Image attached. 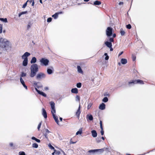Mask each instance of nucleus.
<instances>
[{"label": "nucleus", "instance_id": "50", "mask_svg": "<svg viewBox=\"0 0 155 155\" xmlns=\"http://www.w3.org/2000/svg\"><path fill=\"white\" fill-rule=\"evenodd\" d=\"M45 131L47 133L49 134L51 133V132L49 131L48 129H45Z\"/></svg>", "mask_w": 155, "mask_h": 155}, {"label": "nucleus", "instance_id": "4", "mask_svg": "<svg viewBox=\"0 0 155 155\" xmlns=\"http://www.w3.org/2000/svg\"><path fill=\"white\" fill-rule=\"evenodd\" d=\"M113 29L110 27H108L107 28L106 30V34L107 36L110 37L112 34V31Z\"/></svg>", "mask_w": 155, "mask_h": 155}, {"label": "nucleus", "instance_id": "32", "mask_svg": "<svg viewBox=\"0 0 155 155\" xmlns=\"http://www.w3.org/2000/svg\"><path fill=\"white\" fill-rule=\"evenodd\" d=\"M102 101L104 102H106L108 101V99L107 97H105L103 99Z\"/></svg>", "mask_w": 155, "mask_h": 155}, {"label": "nucleus", "instance_id": "20", "mask_svg": "<svg viewBox=\"0 0 155 155\" xmlns=\"http://www.w3.org/2000/svg\"><path fill=\"white\" fill-rule=\"evenodd\" d=\"M127 61L126 59L122 58L121 60V62L123 64H125L127 63Z\"/></svg>", "mask_w": 155, "mask_h": 155}, {"label": "nucleus", "instance_id": "51", "mask_svg": "<svg viewBox=\"0 0 155 155\" xmlns=\"http://www.w3.org/2000/svg\"><path fill=\"white\" fill-rule=\"evenodd\" d=\"M105 59L106 60H108L109 59V56L108 55H107L105 57Z\"/></svg>", "mask_w": 155, "mask_h": 155}, {"label": "nucleus", "instance_id": "26", "mask_svg": "<svg viewBox=\"0 0 155 155\" xmlns=\"http://www.w3.org/2000/svg\"><path fill=\"white\" fill-rule=\"evenodd\" d=\"M38 94L44 97H46L47 96L46 94L45 93L42 91H40Z\"/></svg>", "mask_w": 155, "mask_h": 155}, {"label": "nucleus", "instance_id": "62", "mask_svg": "<svg viewBox=\"0 0 155 155\" xmlns=\"http://www.w3.org/2000/svg\"><path fill=\"white\" fill-rule=\"evenodd\" d=\"M123 51H122L119 54V55L118 56H120V55H121L123 53Z\"/></svg>", "mask_w": 155, "mask_h": 155}, {"label": "nucleus", "instance_id": "25", "mask_svg": "<svg viewBox=\"0 0 155 155\" xmlns=\"http://www.w3.org/2000/svg\"><path fill=\"white\" fill-rule=\"evenodd\" d=\"M48 73L49 74H51L53 73L52 70L48 68L47 70Z\"/></svg>", "mask_w": 155, "mask_h": 155}, {"label": "nucleus", "instance_id": "56", "mask_svg": "<svg viewBox=\"0 0 155 155\" xmlns=\"http://www.w3.org/2000/svg\"><path fill=\"white\" fill-rule=\"evenodd\" d=\"M76 98L77 99H78L79 101L80 100V97H79V96H77L76 97Z\"/></svg>", "mask_w": 155, "mask_h": 155}, {"label": "nucleus", "instance_id": "59", "mask_svg": "<svg viewBox=\"0 0 155 155\" xmlns=\"http://www.w3.org/2000/svg\"><path fill=\"white\" fill-rule=\"evenodd\" d=\"M136 57L135 56H134L133 58V60L134 61L136 59Z\"/></svg>", "mask_w": 155, "mask_h": 155}, {"label": "nucleus", "instance_id": "14", "mask_svg": "<svg viewBox=\"0 0 155 155\" xmlns=\"http://www.w3.org/2000/svg\"><path fill=\"white\" fill-rule=\"evenodd\" d=\"M80 109H81L80 105H79L78 109L76 113V115L78 117H79V116L80 115V114L81 113Z\"/></svg>", "mask_w": 155, "mask_h": 155}, {"label": "nucleus", "instance_id": "61", "mask_svg": "<svg viewBox=\"0 0 155 155\" xmlns=\"http://www.w3.org/2000/svg\"><path fill=\"white\" fill-rule=\"evenodd\" d=\"M109 48H110V51H112L113 50V49L112 47H109Z\"/></svg>", "mask_w": 155, "mask_h": 155}, {"label": "nucleus", "instance_id": "57", "mask_svg": "<svg viewBox=\"0 0 155 155\" xmlns=\"http://www.w3.org/2000/svg\"><path fill=\"white\" fill-rule=\"evenodd\" d=\"M9 145L11 147H12L13 146V143H10Z\"/></svg>", "mask_w": 155, "mask_h": 155}, {"label": "nucleus", "instance_id": "17", "mask_svg": "<svg viewBox=\"0 0 155 155\" xmlns=\"http://www.w3.org/2000/svg\"><path fill=\"white\" fill-rule=\"evenodd\" d=\"M92 136L94 137H95L97 136V134L95 130H93L91 132Z\"/></svg>", "mask_w": 155, "mask_h": 155}, {"label": "nucleus", "instance_id": "2", "mask_svg": "<svg viewBox=\"0 0 155 155\" xmlns=\"http://www.w3.org/2000/svg\"><path fill=\"white\" fill-rule=\"evenodd\" d=\"M9 42L7 39L1 38H0V46L2 48H5L8 46Z\"/></svg>", "mask_w": 155, "mask_h": 155}, {"label": "nucleus", "instance_id": "10", "mask_svg": "<svg viewBox=\"0 0 155 155\" xmlns=\"http://www.w3.org/2000/svg\"><path fill=\"white\" fill-rule=\"evenodd\" d=\"M55 113H52V116H53V117L54 118V119L55 121L57 123V124H58V117L57 116H56L55 115Z\"/></svg>", "mask_w": 155, "mask_h": 155}, {"label": "nucleus", "instance_id": "49", "mask_svg": "<svg viewBox=\"0 0 155 155\" xmlns=\"http://www.w3.org/2000/svg\"><path fill=\"white\" fill-rule=\"evenodd\" d=\"M42 87H43L42 85L41 84L39 85H38V86H37V87L38 88H40Z\"/></svg>", "mask_w": 155, "mask_h": 155}, {"label": "nucleus", "instance_id": "46", "mask_svg": "<svg viewBox=\"0 0 155 155\" xmlns=\"http://www.w3.org/2000/svg\"><path fill=\"white\" fill-rule=\"evenodd\" d=\"M101 133L102 135H103L104 134V131L103 130V128H102V129H101Z\"/></svg>", "mask_w": 155, "mask_h": 155}, {"label": "nucleus", "instance_id": "48", "mask_svg": "<svg viewBox=\"0 0 155 155\" xmlns=\"http://www.w3.org/2000/svg\"><path fill=\"white\" fill-rule=\"evenodd\" d=\"M27 2H26L23 5L22 8H25L27 5Z\"/></svg>", "mask_w": 155, "mask_h": 155}, {"label": "nucleus", "instance_id": "27", "mask_svg": "<svg viewBox=\"0 0 155 155\" xmlns=\"http://www.w3.org/2000/svg\"><path fill=\"white\" fill-rule=\"evenodd\" d=\"M31 139L33 140H35L38 143H40V140L37 139L35 137H31Z\"/></svg>", "mask_w": 155, "mask_h": 155}, {"label": "nucleus", "instance_id": "47", "mask_svg": "<svg viewBox=\"0 0 155 155\" xmlns=\"http://www.w3.org/2000/svg\"><path fill=\"white\" fill-rule=\"evenodd\" d=\"M101 139L100 138H97L96 139V141H97V142L98 143H99V142H100L101 141Z\"/></svg>", "mask_w": 155, "mask_h": 155}, {"label": "nucleus", "instance_id": "64", "mask_svg": "<svg viewBox=\"0 0 155 155\" xmlns=\"http://www.w3.org/2000/svg\"><path fill=\"white\" fill-rule=\"evenodd\" d=\"M44 135L45 137L46 138H48V137H47V134H44Z\"/></svg>", "mask_w": 155, "mask_h": 155}, {"label": "nucleus", "instance_id": "30", "mask_svg": "<svg viewBox=\"0 0 155 155\" xmlns=\"http://www.w3.org/2000/svg\"><path fill=\"white\" fill-rule=\"evenodd\" d=\"M52 17L55 19H57L58 17V13H56L55 14L52 15Z\"/></svg>", "mask_w": 155, "mask_h": 155}, {"label": "nucleus", "instance_id": "33", "mask_svg": "<svg viewBox=\"0 0 155 155\" xmlns=\"http://www.w3.org/2000/svg\"><path fill=\"white\" fill-rule=\"evenodd\" d=\"M82 133V131L81 129H79V130L76 133V135H78L79 134H81Z\"/></svg>", "mask_w": 155, "mask_h": 155}, {"label": "nucleus", "instance_id": "39", "mask_svg": "<svg viewBox=\"0 0 155 155\" xmlns=\"http://www.w3.org/2000/svg\"><path fill=\"white\" fill-rule=\"evenodd\" d=\"M48 146L51 149L54 150V148L50 144H48Z\"/></svg>", "mask_w": 155, "mask_h": 155}, {"label": "nucleus", "instance_id": "7", "mask_svg": "<svg viewBox=\"0 0 155 155\" xmlns=\"http://www.w3.org/2000/svg\"><path fill=\"white\" fill-rule=\"evenodd\" d=\"M50 104L51 107V113H56L55 103H54V102L53 101H51L50 102Z\"/></svg>", "mask_w": 155, "mask_h": 155}, {"label": "nucleus", "instance_id": "23", "mask_svg": "<svg viewBox=\"0 0 155 155\" xmlns=\"http://www.w3.org/2000/svg\"><path fill=\"white\" fill-rule=\"evenodd\" d=\"M87 117L90 120H93V117L91 115H87Z\"/></svg>", "mask_w": 155, "mask_h": 155}, {"label": "nucleus", "instance_id": "54", "mask_svg": "<svg viewBox=\"0 0 155 155\" xmlns=\"http://www.w3.org/2000/svg\"><path fill=\"white\" fill-rule=\"evenodd\" d=\"M32 0H27V3H28V2H29V3H31L32 2Z\"/></svg>", "mask_w": 155, "mask_h": 155}, {"label": "nucleus", "instance_id": "42", "mask_svg": "<svg viewBox=\"0 0 155 155\" xmlns=\"http://www.w3.org/2000/svg\"><path fill=\"white\" fill-rule=\"evenodd\" d=\"M92 105V104L91 103L89 104L87 106V109H89L91 107Z\"/></svg>", "mask_w": 155, "mask_h": 155}, {"label": "nucleus", "instance_id": "36", "mask_svg": "<svg viewBox=\"0 0 155 155\" xmlns=\"http://www.w3.org/2000/svg\"><path fill=\"white\" fill-rule=\"evenodd\" d=\"M54 151L55 152V154L57 155H58L60 154V152L59 151H57L55 150H54Z\"/></svg>", "mask_w": 155, "mask_h": 155}, {"label": "nucleus", "instance_id": "40", "mask_svg": "<svg viewBox=\"0 0 155 155\" xmlns=\"http://www.w3.org/2000/svg\"><path fill=\"white\" fill-rule=\"evenodd\" d=\"M100 128L101 129H102L103 126L102 125V121L101 120L100 121Z\"/></svg>", "mask_w": 155, "mask_h": 155}, {"label": "nucleus", "instance_id": "45", "mask_svg": "<svg viewBox=\"0 0 155 155\" xmlns=\"http://www.w3.org/2000/svg\"><path fill=\"white\" fill-rule=\"evenodd\" d=\"M109 41L110 42H113L114 41V39L113 38H110L109 39Z\"/></svg>", "mask_w": 155, "mask_h": 155}, {"label": "nucleus", "instance_id": "11", "mask_svg": "<svg viewBox=\"0 0 155 155\" xmlns=\"http://www.w3.org/2000/svg\"><path fill=\"white\" fill-rule=\"evenodd\" d=\"M20 82H21V84L23 85V87L25 88L27 90V87L25 84L24 81L21 77L20 78Z\"/></svg>", "mask_w": 155, "mask_h": 155}, {"label": "nucleus", "instance_id": "3", "mask_svg": "<svg viewBox=\"0 0 155 155\" xmlns=\"http://www.w3.org/2000/svg\"><path fill=\"white\" fill-rule=\"evenodd\" d=\"M41 62V65H44L45 66H47L49 62V61L47 59L45 58H42L40 61Z\"/></svg>", "mask_w": 155, "mask_h": 155}, {"label": "nucleus", "instance_id": "18", "mask_svg": "<svg viewBox=\"0 0 155 155\" xmlns=\"http://www.w3.org/2000/svg\"><path fill=\"white\" fill-rule=\"evenodd\" d=\"M71 92L72 93L77 94L78 93V89L76 88H73L71 90Z\"/></svg>", "mask_w": 155, "mask_h": 155}, {"label": "nucleus", "instance_id": "22", "mask_svg": "<svg viewBox=\"0 0 155 155\" xmlns=\"http://www.w3.org/2000/svg\"><path fill=\"white\" fill-rule=\"evenodd\" d=\"M101 4V2L98 1H96L94 2L93 5H99Z\"/></svg>", "mask_w": 155, "mask_h": 155}, {"label": "nucleus", "instance_id": "63", "mask_svg": "<svg viewBox=\"0 0 155 155\" xmlns=\"http://www.w3.org/2000/svg\"><path fill=\"white\" fill-rule=\"evenodd\" d=\"M30 27H31V26H30V24H28V27H27L28 28H29Z\"/></svg>", "mask_w": 155, "mask_h": 155}, {"label": "nucleus", "instance_id": "53", "mask_svg": "<svg viewBox=\"0 0 155 155\" xmlns=\"http://www.w3.org/2000/svg\"><path fill=\"white\" fill-rule=\"evenodd\" d=\"M37 84L38 83L35 82L34 83V84L37 87V86L38 85Z\"/></svg>", "mask_w": 155, "mask_h": 155}, {"label": "nucleus", "instance_id": "44", "mask_svg": "<svg viewBox=\"0 0 155 155\" xmlns=\"http://www.w3.org/2000/svg\"><path fill=\"white\" fill-rule=\"evenodd\" d=\"M52 20V18H48L47 21L48 22L51 21Z\"/></svg>", "mask_w": 155, "mask_h": 155}, {"label": "nucleus", "instance_id": "35", "mask_svg": "<svg viewBox=\"0 0 155 155\" xmlns=\"http://www.w3.org/2000/svg\"><path fill=\"white\" fill-rule=\"evenodd\" d=\"M76 86L78 88H80L81 86V83H78L77 84Z\"/></svg>", "mask_w": 155, "mask_h": 155}, {"label": "nucleus", "instance_id": "6", "mask_svg": "<svg viewBox=\"0 0 155 155\" xmlns=\"http://www.w3.org/2000/svg\"><path fill=\"white\" fill-rule=\"evenodd\" d=\"M45 74L42 72H40L37 74L36 78L38 80H40L42 78H45Z\"/></svg>", "mask_w": 155, "mask_h": 155}, {"label": "nucleus", "instance_id": "15", "mask_svg": "<svg viewBox=\"0 0 155 155\" xmlns=\"http://www.w3.org/2000/svg\"><path fill=\"white\" fill-rule=\"evenodd\" d=\"M105 108V105L103 103H102L99 106V108L101 110H103Z\"/></svg>", "mask_w": 155, "mask_h": 155}, {"label": "nucleus", "instance_id": "52", "mask_svg": "<svg viewBox=\"0 0 155 155\" xmlns=\"http://www.w3.org/2000/svg\"><path fill=\"white\" fill-rule=\"evenodd\" d=\"M35 90L38 93L40 91L39 90H38L36 87H35Z\"/></svg>", "mask_w": 155, "mask_h": 155}, {"label": "nucleus", "instance_id": "37", "mask_svg": "<svg viewBox=\"0 0 155 155\" xmlns=\"http://www.w3.org/2000/svg\"><path fill=\"white\" fill-rule=\"evenodd\" d=\"M26 74L25 73L22 72L21 75V77H25L26 76Z\"/></svg>", "mask_w": 155, "mask_h": 155}, {"label": "nucleus", "instance_id": "1", "mask_svg": "<svg viewBox=\"0 0 155 155\" xmlns=\"http://www.w3.org/2000/svg\"><path fill=\"white\" fill-rule=\"evenodd\" d=\"M30 70V76L32 78L36 75V73L38 71V65L36 64H32L31 66Z\"/></svg>", "mask_w": 155, "mask_h": 155}, {"label": "nucleus", "instance_id": "8", "mask_svg": "<svg viewBox=\"0 0 155 155\" xmlns=\"http://www.w3.org/2000/svg\"><path fill=\"white\" fill-rule=\"evenodd\" d=\"M137 83H140V84H143V82L142 81L140 80H135L129 82V84H136Z\"/></svg>", "mask_w": 155, "mask_h": 155}, {"label": "nucleus", "instance_id": "12", "mask_svg": "<svg viewBox=\"0 0 155 155\" xmlns=\"http://www.w3.org/2000/svg\"><path fill=\"white\" fill-rule=\"evenodd\" d=\"M42 114L45 118H47V114L46 110L44 108L42 109Z\"/></svg>", "mask_w": 155, "mask_h": 155}, {"label": "nucleus", "instance_id": "55", "mask_svg": "<svg viewBox=\"0 0 155 155\" xmlns=\"http://www.w3.org/2000/svg\"><path fill=\"white\" fill-rule=\"evenodd\" d=\"M44 89L45 90H48V87H45L44 88Z\"/></svg>", "mask_w": 155, "mask_h": 155}, {"label": "nucleus", "instance_id": "13", "mask_svg": "<svg viewBox=\"0 0 155 155\" xmlns=\"http://www.w3.org/2000/svg\"><path fill=\"white\" fill-rule=\"evenodd\" d=\"M105 44L108 47H111L112 46V44L111 42H109L108 41L105 42Z\"/></svg>", "mask_w": 155, "mask_h": 155}, {"label": "nucleus", "instance_id": "16", "mask_svg": "<svg viewBox=\"0 0 155 155\" xmlns=\"http://www.w3.org/2000/svg\"><path fill=\"white\" fill-rule=\"evenodd\" d=\"M77 70L78 71L79 73L83 74V72L81 67L80 66H77Z\"/></svg>", "mask_w": 155, "mask_h": 155}, {"label": "nucleus", "instance_id": "31", "mask_svg": "<svg viewBox=\"0 0 155 155\" xmlns=\"http://www.w3.org/2000/svg\"><path fill=\"white\" fill-rule=\"evenodd\" d=\"M27 11H25V12H21V13H19L18 14L19 17H20L22 15L26 14V13H27Z\"/></svg>", "mask_w": 155, "mask_h": 155}, {"label": "nucleus", "instance_id": "41", "mask_svg": "<svg viewBox=\"0 0 155 155\" xmlns=\"http://www.w3.org/2000/svg\"><path fill=\"white\" fill-rule=\"evenodd\" d=\"M41 122L40 123H39V124L38 125V130H39V129L41 127Z\"/></svg>", "mask_w": 155, "mask_h": 155}, {"label": "nucleus", "instance_id": "5", "mask_svg": "<svg viewBox=\"0 0 155 155\" xmlns=\"http://www.w3.org/2000/svg\"><path fill=\"white\" fill-rule=\"evenodd\" d=\"M104 150L103 149H94L92 150H90L88 151V152L90 153H101L103 152Z\"/></svg>", "mask_w": 155, "mask_h": 155}, {"label": "nucleus", "instance_id": "43", "mask_svg": "<svg viewBox=\"0 0 155 155\" xmlns=\"http://www.w3.org/2000/svg\"><path fill=\"white\" fill-rule=\"evenodd\" d=\"M2 25L0 24V33L2 32Z\"/></svg>", "mask_w": 155, "mask_h": 155}, {"label": "nucleus", "instance_id": "29", "mask_svg": "<svg viewBox=\"0 0 155 155\" xmlns=\"http://www.w3.org/2000/svg\"><path fill=\"white\" fill-rule=\"evenodd\" d=\"M0 20L3 21V22L6 23L8 22L7 19L6 18H0Z\"/></svg>", "mask_w": 155, "mask_h": 155}, {"label": "nucleus", "instance_id": "60", "mask_svg": "<svg viewBox=\"0 0 155 155\" xmlns=\"http://www.w3.org/2000/svg\"><path fill=\"white\" fill-rule=\"evenodd\" d=\"M57 13H58V15L59 14H61L63 13V12H57Z\"/></svg>", "mask_w": 155, "mask_h": 155}, {"label": "nucleus", "instance_id": "38", "mask_svg": "<svg viewBox=\"0 0 155 155\" xmlns=\"http://www.w3.org/2000/svg\"><path fill=\"white\" fill-rule=\"evenodd\" d=\"M126 27L127 28L130 29L131 28V26L130 24H128L126 25Z\"/></svg>", "mask_w": 155, "mask_h": 155}, {"label": "nucleus", "instance_id": "21", "mask_svg": "<svg viewBox=\"0 0 155 155\" xmlns=\"http://www.w3.org/2000/svg\"><path fill=\"white\" fill-rule=\"evenodd\" d=\"M28 60H24L22 64L24 66H26L28 64Z\"/></svg>", "mask_w": 155, "mask_h": 155}, {"label": "nucleus", "instance_id": "34", "mask_svg": "<svg viewBox=\"0 0 155 155\" xmlns=\"http://www.w3.org/2000/svg\"><path fill=\"white\" fill-rule=\"evenodd\" d=\"M19 155H26L25 152L23 151H20L18 153Z\"/></svg>", "mask_w": 155, "mask_h": 155}, {"label": "nucleus", "instance_id": "19", "mask_svg": "<svg viewBox=\"0 0 155 155\" xmlns=\"http://www.w3.org/2000/svg\"><path fill=\"white\" fill-rule=\"evenodd\" d=\"M37 59L35 57H33L32 58L31 60V64L35 63L36 62Z\"/></svg>", "mask_w": 155, "mask_h": 155}, {"label": "nucleus", "instance_id": "9", "mask_svg": "<svg viewBox=\"0 0 155 155\" xmlns=\"http://www.w3.org/2000/svg\"><path fill=\"white\" fill-rule=\"evenodd\" d=\"M30 55V54L28 52H25L22 56V59L24 60H28V57Z\"/></svg>", "mask_w": 155, "mask_h": 155}, {"label": "nucleus", "instance_id": "58", "mask_svg": "<svg viewBox=\"0 0 155 155\" xmlns=\"http://www.w3.org/2000/svg\"><path fill=\"white\" fill-rule=\"evenodd\" d=\"M119 5H121L123 4V2H120L119 3Z\"/></svg>", "mask_w": 155, "mask_h": 155}, {"label": "nucleus", "instance_id": "24", "mask_svg": "<svg viewBox=\"0 0 155 155\" xmlns=\"http://www.w3.org/2000/svg\"><path fill=\"white\" fill-rule=\"evenodd\" d=\"M120 33L121 35L122 36H124V35L125 34V31L123 29L121 28L120 29Z\"/></svg>", "mask_w": 155, "mask_h": 155}, {"label": "nucleus", "instance_id": "28", "mask_svg": "<svg viewBox=\"0 0 155 155\" xmlns=\"http://www.w3.org/2000/svg\"><path fill=\"white\" fill-rule=\"evenodd\" d=\"M32 147L34 148H37L38 147V145L37 144L35 143H34L32 144Z\"/></svg>", "mask_w": 155, "mask_h": 155}]
</instances>
